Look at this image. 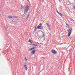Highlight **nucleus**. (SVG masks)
Masks as SVG:
<instances>
[{
  "instance_id": "1",
  "label": "nucleus",
  "mask_w": 75,
  "mask_h": 75,
  "mask_svg": "<svg viewBox=\"0 0 75 75\" xmlns=\"http://www.w3.org/2000/svg\"><path fill=\"white\" fill-rule=\"evenodd\" d=\"M9 18H17V17L14 16H8Z\"/></svg>"
},
{
  "instance_id": "5",
  "label": "nucleus",
  "mask_w": 75,
  "mask_h": 75,
  "mask_svg": "<svg viewBox=\"0 0 75 75\" xmlns=\"http://www.w3.org/2000/svg\"><path fill=\"white\" fill-rule=\"evenodd\" d=\"M38 29H41L42 28V26L41 25V24H40L37 27Z\"/></svg>"
},
{
  "instance_id": "18",
  "label": "nucleus",
  "mask_w": 75,
  "mask_h": 75,
  "mask_svg": "<svg viewBox=\"0 0 75 75\" xmlns=\"http://www.w3.org/2000/svg\"><path fill=\"white\" fill-rule=\"evenodd\" d=\"M35 29H36V31L37 30V28H35Z\"/></svg>"
},
{
  "instance_id": "10",
  "label": "nucleus",
  "mask_w": 75,
  "mask_h": 75,
  "mask_svg": "<svg viewBox=\"0 0 75 75\" xmlns=\"http://www.w3.org/2000/svg\"><path fill=\"white\" fill-rule=\"evenodd\" d=\"M32 45L33 46H37V44H32Z\"/></svg>"
},
{
  "instance_id": "3",
  "label": "nucleus",
  "mask_w": 75,
  "mask_h": 75,
  "mask_svg": "<svg viewBox=\"0 0 75 75\" xmlns=\"http://www.w3.org/2000/svg\"><path fill=\"white\" fill-rule=\"evenodd\" d=\"M25 8V12L26 13L28 11V10H29V8H28V6H27Z\"/></svg>"
},
{
  "instance_id": "15",
  "label": "nucleus",
  "mask_w": 75,
  "mask_h": 75,
  "mask_svg": "<svg viewBox=\"0 0 75 75\" xmlns=\"http://www.w3.org/2000/svg\"><path fill=\"white\" fill-rule=\"evenodd\" d=\"M43 37H45V35H44V34H43V36H42Z\"/></svg>"
},
{
  "instance_id": "8",
  "label": "nucleus",
  "mask_w": 75,
  "mask_h": 75,
  "mask_svg": "<svg viewBox=\"0 0 75 75\" xmlns=\"http://www.w3.org/2000/svg\"><path fill=\"white\" fill-rule=\"evenodd\" d=\"M24 67L25 68L26 70L25 71H27V70L28 68H27V66H26V65L25 64V65H24Z\"/></svg>"
},
{
  "instance_id": "4",
  "label": "nucleus",
  "mask_w": 75,
  "mask_h": 75,
  "mask_svg": "<svg viewBox=\"0 0 75 75\" xmlns=\"http://www.w3.org/2000/svg\"><path fill=\"white\" fill-rule=\"evenodd\" d=\"M52 52L54 54H57V53L56 51L54 50H52Z\"/></svg>"
},
{
  "instance_id": "11",
  "label": "nucleus",
  "mask_w": 75,
  "mask_h": 75,
  "mask_svg": "<svg viewBox=\"0 0 75 75\" xmlns=\"http://www.w3.org/2000/svg\"><path fill=\"white\" fill-rule=\"evenodd\" d=\"M24 6H21V10H23L24 9Z\"/></svg>"
},
{
  "instance_id": "17",
  "label": "nucleus",
  "mask_w": 75,
  "mask_h": 75,
  "mask_svg": "<svg viewBox=\"0 0 75 75\" xmlns=\"http://www.w3.org/2000/svg\"><path fill=\"white\" fill-rule=\"evenodd\" d=\"M46 24L48 26H49V24H48V23H47Z\"/></svg>"
},
{
  "instance_id": "19",
  "label": "nucleus",
  "mask_w": 75,
  "mask_h": 75,
  "mask_svg": "<svg viewBox=\"0 0 75 75\" xmlns=\"http://www.w3.org/2000/svg\"><path fill=\"white\" fill-rule=\"evenodd\" d=\"M28 16H29L28 15Z\"/></svg>"
},
{
  "instance_id": "7",
  "label": "nucleus",
  "mask_w": 75,
  "mask_h": 75,
  "mask_svg": "<svg viewBox=\"0 0 75 75\" xmlns=\"http://www.w3.org/2000/svg\"><path fill=\"white\" fill-rule=\"evenodd\" d=\"M36 51V50H33V51L31 52V54H33V55H34V53H35V52Z\"/></svg>"
},
{
  "instance_id": "14",
  "label": "nucleus",
  "mask_w": 75,
  "mask_h": 75,
  "mask_svg": "<svg viewBox=\"0 0 75 75\" xmlns=\"http://www.w3.org/2000/svg\"><path fill=\"white\" fill-rule=\"evenodd\" d=\"M25 61H27V58H26V57H25Z\"/></svg>"
},
{
  "instance_id": "2",
  "label": "nucleus",
  "mask_w": 75,
  "mask_h": 75,
  "mask_svg": "<svg viewBox=\"0 0 75 75\" xmlns=\"http://www.w3.org/2000/svg\"><path fill=\"white\" fill-rule=\"evenodd\" d=\"M67 31L68 32H69V35H68V37H69L70 35H71V33L72 32V29H71V30H67Z\"/></svg>"
},
{
  "instance_id": "16",
  "label": "nucleus",
  "mask_w": 75,
  "mask_h": 75,
  "mask_svg": "<svg viewBox=\"0 0 75 75\" xmlns=\"http://www.w3.org/2000/svg\"><path fill=\"white\" fill-rule=\"evenodd\" d=\"M73 8H74V10H75V6H73Z\"/></svg>"
},
{
  "instance_id": "6",
  "label": "nucleus",
  "mask_w": 75,
  "mask_h": 75,
  "mask_svg": "<svg viewBox=\"0 0 75 75\" xmlns=\"http://www.w3.org/2000/svg\"><path fill=\"white\" fill-rule=\"evenodd\" d=\"M56 11L57 13L58 14H59V15H60V16H62V14H61V13L59 12L58 11V10H56Z\"/></svg>"
},
{
  "instance_id": "13",
  "label": "nucleus",
  "mask_w": 75,
  "mask_h": 75,
  "mask_svg": "<svg viewBox=\"0 0 75 75\" xmlns=\"http://www.w3.org/2000/svg\"><path fill=\"white\" fill-rule=\"evenodd\" d=\"M66 25H67V26H68V27H69V25H68V24L67 23L66 24Z\"/></svg>"
},
{
  "instance_id": "12",
  "label": "nucleus",
  "mask_w": 75,
  "mask_h": 75,
  "mask_svg": "<svg viewBox=\"0 0 75 75\" xmlns=\"http://www.w3.org/2000/svg\"><path fill=\"white\" fill-rule=\"evenodd\" d=\"M28 42H31V40L30 39H29Z\"/></svg>"
},
{
  "instance_id": "9",
  "label": "nucleus",
  "mask_w": 75,
  "mask_h": 75,
  "mask_svg": "<svg viewBox=\"0 0 75 75\" xmlns=\"http://www.w3.org/2000/svg\"><path fill=\"white\" fill-rule=\"evenodd\" d=\"M35 47H33V48H31V49H30V50H29L28 51H31V50H33V49H35Z\"/></svg>"
}]
</instances>
